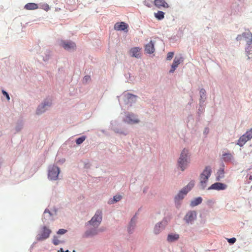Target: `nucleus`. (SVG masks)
<instances>
[{
  "mask_svg": "<svg viewBox=\"0 0 252 252\" xmlns=\"http://www.w3.org/2000/svg\"><path fill=\"white\" fill-rule=\"evenodd\" d=\"M189 156V150L184 149L178 161V166L182 171H184L189 164L190 162Z\"/></svg>",
  "mask_w": 252,
  "mask_h": 252,
  "instance_id": "nucleus-1",
  "label": "nucleus"
},
{
  "mask_svg": "<svg viewBox=\"0 0 252 252\" xmlns=\"http://www.w3.org/2000/svg\"><path fill=\"white\" fill-rule=\"evenodd\" d=\"M212 173V170L210 166H206L200 176V183L201 187L204 189L206 187V184L208 181V178Z\"/></svg>",
  "mask_w": 252,
  "mask_h": 252,
  "instance_id": "nucleus-2",
  "label": "nucleus"
},
{
  "mask_svg": "<svg viewBox=\"0 0 252 252\" xmlns=\"http://www.w3.org/2000/svg\"><path fill=\"white\" fill-rule=\"evenodd\" d=\"M194 186V181H190L188 185L182 189L178 194L176 196L175 199L176 201H178L182 200L187 193Z\"/></svg>",
  "mask_w": 252,
  "mask_h": 252,
  "instance_id": "nucleus-3",
  "label": "nucleus"
},
{
  "mask_svg": "<svg viewBox=\"0 0 252 252\" xmlns=\"http://www.w3.org/2000/svg\"><path fill=\"white\" fill-rule=\"evenodd\" d=\"M102 220V212L98 210L96 212L94 216L88 222L94 227H97L100 224Z\"/></svg>",
  "mask_w": 252,
  "mask_h": 252,
  "instance_id": "nucleus-4",
  "label": "nucleus"
},
{
  "mask_svg": "<svg viewBox=\"0 0 252 252\" xmlns=\"http://www.w3.org/2000/svg\"><path fill=\"white\" fill-rule=\"evenodd\" d=\"M60 169L58 167L53 166L50 168L48 172V178L51 180H56L58 179Z\"/></svg>",
  "mask_w": 252,
  "mask_h": 252,
  "instance_id": "nucleus-5",
  "label": "nucleus"
},
{
  "mask_svg": "<svg viewBox=\"0 0 252 252\" xmlns=\"http://www.w3.org/2000/svg\"><path fill=\"white\" fill-rule=\"evenodd\" d=\"M237 38L245 41L247 45L252 44V34L249 30L243 33L242 35H238Z\"/></svg>",
  "mask_w": 252,
  "mask_h": 252,
  "instance_id": "nucleus-6",
  "label": "nucleus"
},
{
  "mask_svg": "<svg viewBox=\"0 0 252 252\" xmlns=\"http://www.w3.org/2000/svg\"><path fill=\"white\" fill-rule=\"evenodd\" d=\"M51 233V230L50 229L48 228L46 226H44L41 233L39 234L37 236V239L38 240H43L46 239L49 237Z\"/></svg>",
  "mask_w": 252,
  "mask_h": 252,
  "instance_id": "nucleus-7",
  "label": "nucleus"
},
{
  "mask_svg": "<svg viewBox=\"0 0 252 252\" xmlns=\"http://www.w3.org/2000/svg\"><path fill=\"white\" fill-rule=\"evenodd\" d=\"M167 224V221L166 220H163L159 223H157L154 227V233L156 234H159L162 230L164 229Z\"/></svg>",
  "mask_w": 252,
  "mask_h": 252,
  "instance_id": "nucleus-8",
  "label": "nucleus"
},
{
  "mask_svg": "<svg viewBox=\"0 0 252 252\" xmlns=\"http://www.w3.org/2000/svg\"><path fill=\"white\" fill-rule=\"evenodd\" d=\"M196 213L195 211L189 212L185 216L184 220L187 223L192 222L196 218Z\"/></svg>",
  "mask_w": 252,
  "mask_h": 252,
  "instance_id": "nucleus-9",
  "label": "nucleus"
},
{
  "mask_svg": "<svg viewBox=\"0 0 252 252\" xmlns=\"http://www.w3.org/2000/svg\"><path fill=\"white\" fill-rule=\"evenodd\" d=\"M227 186L225 184L217 182L212 184L209 188V189L224 190L226 189Z\"/></svg>",
  "mask_w": 252,
  "mask_h": 252,
  "instance_id": "nucleus-10",
  "label": "nucleus"
},
{
  "mask_svg": "<svg viewBox=\"0 0 252 252\" xmlns=\"http://www.w3.org/2000/svg\"><path fill=\"white\" fill-rule=\"evenodd\" d=\"M125 121L128 124H136L139 121L133 114H128L126 116Z\"/></svg>",
  "mask_w": 252,
  "mask_h": 252,
  "instance_id": "nucleus-11",
  "label": "nucleus"
},
{
  "mask_svg": "<svg viewBox=\"0 0 252 252\" xmlns=\"http://www.w3.org/2000/svg\"><path fill=\"white\" fill-rule=\"evenodd\" d=\"M252 138V128L247 131L246 133L242 135L238 142H247Z\"/></svg>",
  "mask_w": 252,
  "mask_h": 252,
  "instance_id": "nucleus-12",
  "label": "nucleus"
},
{
  "mask_svg": "<svg viewBox=\"0 0 252 252\" xmlns=\"http://www.w3.org/2000/svg\"><path fill=\"white\" fill-rule=\"evenodd\" d=\"M182 62H183V59L182 57H176L174 60L173 63L171 65V69L169 72L173 73Z\"/></svg>",
  "mask_w": 252,
  "mask_h": 252,
  "instance_id": "nucleus-13",
  "label": "nucleus"
},
{
  "mask_svg": "<svg viewBox=\"0 0 252 252\" xmlns=\"http://www.w3.org/2000/svg\"><path fill=\"white\" fill-rule=\"evenodd\" d=\"M51 105V102L50 101H47V102H45L44 103L41 104L38 107L36 113L37 114H40L44 112L47 109L46 107L50 106Z\"/></svg>",
  "mask_w": 252,
  "mask_h": 252,
  "instance_id": "nucleus-14",
  "label": "nucleus"
},
{
  "mask_svg": "<svg viewBox=\"0 0 252 252\" xmlns=\"http://www.w3.org/2000/svg\"><path fill=\"white\" fill-rule=\"evenodd\" d=\"M141 49L139 47H133L129 51V54L130 56L132 57H135L136 58H140V53Z\"/></svg>",
  "mask_w": 252,
  "mask_h": 252,
  "instance_id": "nucleus-15",
  "label": "nucleus"
},
{
  "mask_svg": "<svg viewBox=\"0 0 252 252\" xmlns=\"http://www.w3.org/2000/svg\"><path fill=\"white\" fill-rule=\"evenodd\" d=\"M128 25L125 22H117L114 25V29L117 31H125L127 29Z\"/></svg>",
  "mask_w": 252,
  "mask_h": 252,
  "instance_id": "nucleus-16",
  "label": "nucleus"
},
{
  "mask_svg": "<svg viewBox=\"0 0 252 252\" xmlns=\"http://www.w3.org/2000/svg\"><path fill=\"white\" fill-rule=\"evenodd\" d=\"M62 46L63 48L67 50L74 49L75 48V44L72 42H65L63 41L62 42Z\"/></svg>",
  "mask_w": 252,
  "mask_h": 252,
  "instance_id": "nucleus-17",
  "label": "nucleus"
},
{
  "mask_svg": "<svg viewBox=\"0 0 252 252\" xmlns=\"http://www.w3.org/2000/svg\"><path fill=\"white\" fill-rule=\"evenodd\" d=\"M145 51L148 54H152L154 52V44L152 40L145 45Z\"/></svg>",
  "mask_w": 252,
  "mask_h": 252,
  "instance_id": "nucleus-18",
  "label": "nucleus"
},
{
  "mask_svg": "<svg viewBox=\"0 0 252 252\" xmlns=\"http://www.w3.org/2000/svg\"><path fill=\"white\" fill-rule=\"evenodd\" d=\"M154 4L158 8L161 7L165 8H168L169 7L168 3L166 2L164 0H155Z\"/></svg>",
  "mask_w": 252,
  "mask_h": 252,
  "instance_id": "nucleus-19",
  "label": "nucleus"
},
{
  "mask_svg": "<svg viewBox=\"0 0 252 252\" xmlns=\"http://www.w3.org/2000/svg\"><path fill=\"white\" fill-rule=\"evenodd\" d=\"M179 239V235L178 234H169L168 235L167 240L169 243L177 241Z\"/></svg>",
  "mask_w": 252,
  "mask_h": 252,
  "instance_id": "nucleus-20",
  "label": "nucleus"
},
{
  "mask_svg": "<svg viewBox=\"0 0 252 252\" xmlns=\"http://www.w3.org/2000/svg\"><path fill=\"white\" fill-rule=\"evenodd\" d=\"M38 8V5L35 3H28L25 5V8L27 10H35Z\"/></svg>",
  "mask_w": 252,
  "mask_h": 252,
  "instance_id": "nucleus-21",
  "label": "nucleus"
},
{
  "mask_svg": "<svg viewBox=\"0 0 252 252\" xmlns=\"http://www.w3.org/2000/svg\"><path fill=\"white\" fill-rule=\"evenodd\" d=\"M202 201V199L201 197H198L197 198H195L193 200L191 201L190 202V205L192 207L196 206L201 203Z\"/></svg>",
  "mask_w": 252,
  "mask_h": 252,
  "instance_id": "nucleus-22",
  "label": "nucleus"
},
{
  "mask_svg": "<svg viewBox=\"0 0 252 252\" xmlns=\"http://www.w3.org/2000/svg\"><path fill=\"white\" fill-rule=\"evenodd\" d=\"M224 177V170L220 168L217 172V176L216 179L217 181L220 180L221 179Z\"/></svg>",
  "mask_w": 252,
  "mask_h": 252,
  "instance_id": "nucleus-23",
  "label": "nucleus"
},
{
  "mask_svg": "<svg viewBox=\"0 0 252 252\" xmlns=\"http://www.w3.org/2000/svg\"><path fill=\"white\" fill-rule=\"evenodd\" d=\"M155 16L158 20H162L164 17V13L161 11H158L157 13H155Z\"/></svg>",
  "mask_w": 252,
  "mask_h": 252,
  "instance_id": "nucleus-24",
  "label": "nucleus"
},
{
  "mask_svg": "<svg viewBox=\"0 0 252 252\" xmlns=\"http://www.w3.org/2000/svg\"><path fill=\"white\" fill-rule=\"evenodd\" d=\"M232 158V156L231 154L225 153L222 155V159L225 161H230Z\"/></svg>",
  "mask_w": 252,
  "mask_h": 252,
  "instance_id": "nucleus-25",
  "label": "nucleus"
},
{
  "mask_svg": "<svg viewBox=\"0 0 252 252\" xmlns=\"http://www.w3.org/2000/svg\"><path fill=\"white\" fill-rule=\"evenodd\" d=\"M96 234H97V230L95 229H94L92 230L87 231L85 232V234L86 237H89L90 236H93V235H95Z\"/></svg>",
  "mask_w": 252,
  "mask_h": 252,
  "instance_id": "nucleus-26",
  "label": "nucleus"
},
{
  "mask_svg": "<svg viewBox=\"0 0 252 252\" xmlns=\"http://www.w3.org/2000/svg\"><path fill=\"white\" fill-rule=\"evenodd\" d=\"M39 7L46 11L50 10V7L47 3H41L39 5Z\"/></svg>",
  "mask_w": 252,
  "mask_h": 252,
  "instance_id": "nucleus-27",
  "label": "nucleus"
},
{
  "mask_svg": "<svg viewBox=\"0 0 252 252\" xmlns=\"http://www.w3.org/2000/svg\"><path fill=\"white\" fill-rule=\"evenodd\" d=\"M126 96L128 100L131 99L132 101L135 100L136 97V96L130 94H126Z\"/></svg>",
  "mask_w": 252,
  "mask_h": 252,
  "instance_id": "nucleus-28",
  "label": "nucleus"
},
{
  "mask_svg": "<svg viewBox=\"0 0 252 252\" xmlns=\"http://www.w3.org/2000/svg\"><path fill=\"white\" fill-rule=\"evenodd\" d=\"M144 4L146 6L148 7H151L152 5L153 2L150 0H145L144 1Z\"/></svg>",
  "mask_w": 252,
  "mask_h": 252,
  "instance_id": "nucleus-29",
  "label": "nucleus"
},
{
  "mask_svg": "<svg viewBox=\"0 0 252 252\" xmlns=\"http://www.w3.org/2000/svg\"><path fill=\"white\" fill-rule=\"evenodd\" d=\"M61 242V241L58 239L57 236H54L53 239V243L55 245H58L60 244Z\"/></svg>",
  "mask_w": 252,
  "mask_h": 252,
  "instance_id": "nucleus-30",
  "label": "nucleus"
},
{
  "mask_svg": "<svg viewBox=\"0 0 252 252\" xmlns=\"http://www.w3.org/2000/svg\"><path fill=\"white\" fill-rule=\"evenodd\" d=\"M173 56H174V52H169L168 54H167V60H171L173 57Z\"/></svg>",
  "mask_w": 252,
  "mask_h": 252,
  "instance_id": "nucleus-31",
  "label": "nucleus"
},
{
  "mask_svg": "<svg viewBox=\"0 0 252 252\" xmlns=\"http://www.w3.org/2000/svg\"><path fill=\"white\" fill-rule=\"evenodd\" d=\"M66 232H67V230L66 229H60L58 231L57 234H58L62 235V234H63L65 233Z\"/></svg>",
  "mask_w": 252,
  "mask_h": 252,
  "instance_id": "nucleus-32",
  "label": "nucleus"
},
{
  "mask_svg": "<svg viewBox=\"0 0 252 252\" xmlns=\"http://www.w3.org/2000/svg\"><path fill=\"white\" fill-rule=\"evenodd\" d=\"M86 139V136H82L76 140V142H84Z\"/></svg>",
  "mask_w": 252,
  "mask_h": 252,
  "instance_id": "nucleus-33",
  "label": "nucleus"
},
{
  "mask_svg": "<svg viewBox=\"0 0 252 252\" xmlns=\"http://www.w3.org/2000/svg\"><path fill=\"white\" fill-rule=\"evenodd\" d=\"M205 90L203 89H201L200 91V96L202 98L205 96Z\"/></svg>",
  "mask_w": 252,
  "mask_h": 252,
  "instance_id": "nucleus-34",
  "label": "nucleus"
},
{
  "mask_svg": "<svg viewBox=\"0 0 252 252\" xmlns=\"http://www.w3.org/2000/svg\"><path fill=\"white\" fill-rule=\"evenodd\" d=\"M227 241L229 243L233 244L236 242V239L234 237L230 239H227Z\"/></svg>",
  "mask_w": 252,
  "mask_h": 252,
  "instance_id": "nucleus-35",
  "label": "nucleus"
},
{
  "mask_svg": "<svg viewBox=\"0 0 252 252\" xmlns=\"http://www.w3.org/2000/svg\"><path fill=\"white\" fill-rule=\"evenodd\" d=\"M121 199V195H116L114 196V200L115 202L119 201Z\"/></svg>",
  "mask_w": 252,
  "mask_h": 252,
  "instance_id": "nucleus-36",
  "label": "nucleus"
},
{
  "mask_svg": "<svg viewBox=\"0 0 252 252\" xmlns=\"http://www.w3.org/2000/svg\"><path fill=\"white\" fill-rule=\"evenodd\" d=\"M90 80H91L90 76L89 75H86L84 77L83 81L86 83Z\"/></svg>",
  "mask_w": 252,
  "mask_h": 252,
  "instance_id": "nucleus-37",
  "label": "nucleus"
},
{
  "mask_svg": "<svg viewBox=\"0 0 252 252\" xmlns=\"http://www.w3.org/2000/svg\"><path fill=\"white\" fill-rule=\"evenodd\" d=\"M2 94L6 97L7 99L9 100L10 99L8 94L4 91H2Z\"/></svg>",
  "mask_w": 252,
  "mask_h": 252,
  "instance_id": "nucleus-38",
  "label": "nucleus"
},
{
  "mask_svg": "<svg viewBox=\"0 0 252 252\" xmlns=\"http://www.w3.org/2000/svg\"><path fill=\"white\" fill-rule=\"evenodd\" d=\"M237 145H239L240 146H242V143H237Z\"/></svg>",
  "mask_w": 252,
  "mask_h": 252,
  "instance_id": "nucleus-39",
  "label": "nucleus"
},
{
  "mask_svg": "<svg viewBox=\"0 0 252 252\" xmlns=\"http://www.w3.org/2000/svg\"><path fill=\"white\" fill-rule=\"evenodd\" d=\"M77 143L78 144H80L81 143L78 142V143Z\"/></svg>",
  "mask_w": 252,
  "mask_h": 252,
  "instance_id": "nucleus-40",
  "label": "nucleus"
},
{
  "mask_svg": "<svg viewBox=\"0 0 252 252\" xmlns=\"http://www.w3.org/2000/svg\"><path fill=\"white\" fill-rule=\"evenodd\" d=\"M73 252H75V251H73Z\"/></svg>",
  "mask_w": 252,
  "mask_h": 252,
  "instance_id": "nucleus-41",
  "label": "nucleus"
}]
</instances>
